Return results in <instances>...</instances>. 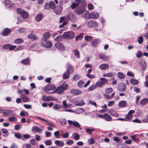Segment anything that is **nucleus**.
<instances>
[{"label": "nucleus", "mask_w": 148, "mask_h": 148, "mask_svg": "<svg viewBox=\"0 0 148 148\" xmlns=\"http://www.w3.org/2000/svg\"><path fill=\"white\" fill-rule=\"evenodd\" d=\"M68 86L67 84L60 86L55 90L56 92L58 94H60L63 93L64 91L67 88Z\"/></svg>", "instance_id": "nucleus-1"}, {"label": "nucleus", "mask_w": 148, "mask_h": 148, "mask_svg": "<svg viewBox=\"0 0 148 148\" xmlns=\"http://www.w3.org/2000/svg\"><path fill=\"white\" fill-rule=\"evenodd\" d=\"M63 38L66 39H73L75 36L74 32L73 31L65 32L63 34Z\"/></svg>", "instance_id": "nucleus-2"}, {"label": "nucleus", "mask_w": 148, "mask_h": 148, "mask_svg": "<svg viewBox=\"0 0 148 148\" xmlns=\"http://www.w3.org/2000/svg\"><path fill=\"white\" fill-rule=\"evenodd\" d=\"M17 11L18 14L21 15L24 18H27L29 17L28 13L21 8L17 9Z\"/></svg>", "instance_id": "nucleus-3"}, {"label": "nucleus", "mask_w": 148, "mask_h": 148, "mask_svg": "<svg viewBox=\"0 0 148 148\" xmlns=\"http://www.w3.org/2000/svg\"><path fill=\"white\" fill-rule=\"evenodd\" d=\"M41 44L43 46L47 48H50L52 45L51 42L50 41L47 40H41Z\"/></svg>", "instance_id": "nucleus-4"}, {"label": "nucleus", "mask_w": 148, "mask_h": 148, "mask_svg": "<svg viewBox=\"0 0 148 148\" xmlns=\"http://www.w3.org/2000/svg\"><path fill=\"white\" fill-rule=\"evenodd\" d=\"M2 112L3 113V115L5 116H7L10 115L15 116V114H13V111L11 110H5Z\"/></svg>", "instance_id": "nucleus-5"}, {"label": "nucleus", "mask_w": 148, "mask_h": 148, "mask_svg": "<svg viewBox=\"0 0 148 148\" xmlns=\"http://www.w3.org/2000/svg\"><path fill=\"white\" fill-rule=\"evenodd\" d=\"M87 25V27L89 28H94L97 26L98 24L96 22L91 21L88 22Z\"/></svg>", "instance_id": "nucleus-6"}, {"label": "nucleus", "mask_w": 148, "mask_h": 148, "mask_svg": "<svg viewBox=\"0 0 148 148\" xmlns=\"http://www.w3.org/2000/svg\"><path fill=\"white\" fill-rule=\"evenodd\" d=\"M56 47L59 50L64 51L65 50V47L63 44L60 42H57L55 43Z\"/></svg>", "instance_id": "nucleus-7"}, {"label": "nucleus", "mask_w": 148, "mask_h": 148, "mask_svg": "<svg viewBox=\"0 0 148 148\" xmlns=\"http://www.w3.org/2000/svg\"><path fill=\"white\" fill-rule=\"evenodd\" d=\"M99 14L95 12H92L90 14V19H96L99 18Z\"/></svg>", "instance_id": "nucleus-8"}, {"label": "nucleus", "mask_w": 148, "mask_h": 148, "mask_svg": "<svg viewBox=\"0 0 148 148\" xmlns=\"http://www.w3.org/2000/svg\"><path fill=\"white\" fill-rule=\"evenodd\" d=\"M75 12L78 15L82 14L84 13L85 10L82 7H80L76 9L75 10Z\"/></svg>", "instance_id": "nucleus-9"}, {"label": "nucleus", "mask_w": 148, "mask_h": 148, "mask_svg": "<svg viewBox=\"0 0 148 148\" xmlns=\"http://www.w3.org/2000/svg\"><path fill=\"white\" fill-rule=\"evenodd\" d=\"M70 93L73 95H77L81 94L82 91L79 90L72 89L71 90Z\"/></svg>", "instance_id": "nucleus-10"}, {"label": "nucleus", "mask_w": 148, "mask_h": 148, "mask_svg": "<svg viewBox=\"0 0 148 148\" xmlns=\"http://www.w3.org/2000/svg\"><path fill=\"white\" fill-rule=\"evenodd\" d=\"M66 17L68 19H69L71 21L73 22L75 21L76 20V17L74 14L72 13H70L68 16Z\"/></svg>", "instance_id": "nucleus-11"}, {"label": "nucleus", "mask_w": 148, "mask_h": 148, "mask_svg": "<svg viewBox=\"0 0 148 148\" xmlns=\"http://www.w3.org/2000/svg\"><path fill=\"white\" fill-rule=\"evenodd\" d=\"M62 10V7L60 5H57L54 10V11L56 14L59 15L61 14Z\"/></svg>", "instance_id": "nucleus-12"}, {"label": "nucleus", "mask_w": 148, "mask_h": 148, "mask_svg": "<svg viewBox=\"0 0 148 148\" xmlns=\"http://www.w3.org/2000/svg\"><path fill=\"white\" fill-rule=\"evenodd\" d=\"M51 34L49 32H47L44 33L42 35V40H47L50 37Z\"/></svg>", "instance_id": "nucleus-13"}, {"label": "nucleus", "mask_w": 148, "mask_h": 148, "mask_svg": "<svg viewBox=\"0 0 148 148\" xmlns=\"http://www.w3.org/2000/svg\"><path fill=\"white\" fill-rule=\"evenodd\" d=\"M99 58L100 59L103 60H108L109 57L108 56H106L104 53H101L99 54Z\"/></svg>", "instance_id": "nucleus-14"}, {"label": "nucleus", "mask_w": 148, "mask_h": 148, "mask_svg": "<svg viewBox=\"0 0 148 148\" xmlns=\"http://www.w3.org/2000/svg\"><path fill=\"white\" fill-rule=\"evenodd\" d=\"M30 60L28 58L22 60L20 63L23 65H27L29 64Z\"/></svg>", "instance_id": "nucleus-15"}, {"label": "nucleus", "mask_w": 148, "mask_h": 148, "mask_svg": "<svg viewBox=\"0 0 148 148\" xmlns=\"http://www.w3.org/2000/svg\"><path fill=\"white\" fill-rule=\"evenodd\" d=\"M11 31L10 29L7 28H5L2 32V34L4 36H7L11 32Z\"/></svg>", "instance_id": "nucleus-16"}, {"label": "nucleus", "mask_w": 148, "mask_h": 148, "mask_svg": "<svg viewBox=\"0 0 148 148\" xmlns=\"http://www.w3.org/2000/svg\"><path fill=\"white\" fill-rule=\"evenodd\" d=\"M138 63L141 66L142 70L143 71L145 70L146 68V65L145 61L140 60Z\"/></svg>", "instance_id": "nucleus-17"}, {"label": "nucleus", "mask_w": 148, "mask_h": 148, "mask_svg": "<svg viewBox=\"0 0 148 148\" xmlns=\"http://www.w3.org/2000/svg\"><path fill=\"white\" fill-rule=\"evenodd\" d=\"M76 99H72L71 102L75 104L76 106H82L83 105L84 103V102L83 100H81V102L80 103H77L76 101Z\"/></svg>", "instance_id": "nucleus-18"}, {"label": "nucleus", "mask_w": 148, "mask_h": 148, "mask_svg": "<svg viewBox=\"0 0 148 148\" xmlns=\"http://www.w3.org/2000/svg\"><path fill=\"white\" fill-rule=\"evenodd\" d=\"M20 97L22 101L24 102H28L29 101V98L25 94L21 95Z\"/></svg>", "instance_id": "nucleus-19"}, {"label": "nucleus", "mask_w": 148, "mask_h": 148, "mask_svg": "<svg viewBox=\"0 0 148 148\" xmlns=\"http://www.w3.org/2000/svg\"><path fill=\"white\" fill-rule=\"evenodd\" d=\"M109 65L107 64H101L99 66V68L101 70H106L109 68Z\"/></svg>", "instance_id": "nucleus-20"}, {"label": "nucleus", "mask_w": 148, "mask_h": 148, "mask_svg": "<svg viewBox=\"0 0 148 148\" xmlns=\"http://www.w3.org/2000/svg\"><path fill=\"white\" fill-rule=\"evenodd\" d=\"M126 89V86L125 84L122 83L121 84L120 86L118 89V90L120 92H123Z\"/></svg>", "instance_id": "nucleus-21"}, {"label": "nucleus", "mask_w": 148, "mask_h": 148, "mask_svg": "<svg viewBox=\"0 0 148 148\" xmlns=\"http://www.w3.org/2000/svg\"><path fill=\"white\" fill-rule=\"evenodd\" d=\"M148 103V98H144L142 99L140 102V105L141 106H144Z\"/></svg>", "instance_id": "nucleus-22"}, {"label": "nucleus", "mask_w": 148, "mask_h": 148, "mask_svg": "<svg viewBox=\"0 0 148 148\" xmlns=\"http://www.w3.org/2000/svg\"><path fill=\"white\" fill-rule=\"evenodd\" d=\"M42 17L43 14L41 13H40L36 15L35 19L37 22H39L42 20Z\"/></svg>", "instance_id": "nucleus-23"}, {"label": "nucleus", "mask_w": 148, "mask_h": 148, "mask_svg": "<svg viewBox=\"0 0 148 148\" xmlns=\"http://www.w3.org/2000/svg\"><path fill=\"white\" fill-rule=\"evenodd\" d=\"M55 144L59 146V147H62L64 145V143L63 141L59 140H56L55 141Z\"/></svg>", "instance_id": "nucleus-24"}, {"label": "nucleus", "mask_w": 148, "mask_h": 148, "mask_svg": "<svg viewBox=\"0 0 148 148\" xmlns=\"http://www.w3.org/2000/svg\"><path fill=\"white\" fill-rule=\"evenodd\" d=\"M85 111L84 109L83 108H78L76 109L74 113L76 114H80L83 113Z\"/></svg>", "instance_id": "nucleus-25"}, {"label": "nucleus", "mask_w": 148, "mask_h": 148, "mask_svg": "<svg viewBox=\"0 0 148 148\" xmlns=\"http://www.w3.org/2000/svg\"><path fill=\"white\" fill-rule=\"evenodd\" d=\"M127 104L126 101H120L119 103V106L121 107H125Z\"/></svg>", "instance_id": "nucleus-26"}, {"label": "nucleus", "mask_w": 148, "mask_h": 148, "mask_svg": "<svg viewBox=\"0 0 148 148\" xmlns=\"http://www.w3.org/2000/svg\"><path fill=\"white\" fill-rule=\"evenodd\" d=\"M84 14L82 15V17L83 18L86 19H90V14L88 11H85V12Z\"/></svg>", "instance_id": "nucleus-27"}, {"label": "nucleus", "mask_w": 148, "mask_h": 148, "mask_svg": "<svg viewBox=\"0 0 148 148\" xmlns=\"http://www.w3.org/2000/svg\"><path fill=\"white\" fill-rule=\"evenodd\" d=\"M104 119L107 121H110L112 120L111 117L107 114H104Z\"/></svg>", "instance_id": "nucleus-28"}, {"label": "nucleus", "mask_w": 148, "mask_h": 148, "mask_svg": "<svg viewBox=\"0 0 148 148\" xmlns=\"http://www.w3.org/2000/svg\"><path fill=\"white\" fill-rule=\"evenodd\" d=\"M4 3L7 8H9L11 5V2L10 0H5L4 1Z\"/></svg>", "instance_id": "nucleus-29"}, {"label": "nucleus", "mask_w": 148, "mask_h": 148, "mask_svg": "<svg viewBox=\"0 0 148 148\" xmlns=\"http://www.w3.org/2000/svg\"><path fill=\"white\" fill-rule=\"evenodd\" d=\"M33 128H34V131L35 132L40 133L42 130V129H40L37 126H33Z\"/></svg>", "instance_id": "nucleus-30"}, {"label": "nucleus", "mask_w": 148, "mask_h": 148, "mask_svg": "<svg viewBox=\"0 0 148 148\" xmlns=\"http://www.w3.org/2000/svg\"><path fill=\"white\" fill-rule=\"evenodd\" d=\"M14 42L16 44H20L22 43L23 42V40L22 39L18 38L14 40Z\"/></svg>", "instance_id": "nucleus-31"}, {"label": "nucleus", "mask_w": 148, "mask_h": 148, "mask_svg": "<svg viewBox=\"0 0 148 148\" xmlns=\"http://www.w3.org/2000/svg\"><path fill=\"white\" fill-rule=\"evenodd\" d=\"M55 88V86L53 85H47L46 86V90H50L53 89Z\"/></svg>", "instance_id": "nucleus-32"}, {"label": "nucleus", "mask_w": 148, "mask_h": 148, "mask_svg": "<svg viewBox=\"0 0 148 148\" xmlns=\"http://www.w3.org/2000/svg\"><path fill=\"white\" fill-rule=\"evenodd\" d=\"M100 41L99 39H96L92 41V43L94 46H95L100 42Z\"/></svg>", "instance_id": "nucleus-33"}, {"label": "nucleus", "mask_w": 148, "mask_h": 148, "mask_svg": "<svg viewBox=\"0 0 148 148\" xmlns=\"http://www.w3.org/2000/svg\"><path fill=\"white\" fill-rule=\"evenodd\" d=\"M118 77L120 79H123L125 77V76L123 73L121 72H119L117 74Z\"/></svg>", "instance_id": "nucleus-34"}, {"label": "nucleus", "mask_w": 148, "mask_h": 148, "mask_svg": "<svg viewBox=\"0 0 148 148\" xmlns=\"http://www.w3.org/2000/svg\"><path fill=\"white\" fill-rule=\"evenodd\" d=\"M110 114L113 116L117 117L119 116V114L116 113V112L113 110H111L110 111Z\"/></svg>", "instance_id": "nucleus-35"}, {"label": "nucleus", "mask_w": 148, "mask_h": 148, "mask_svg": "<svg viewBox=\"0 0 148 148\" xmlns=\"http://www.w3.org/2000/svg\"><path fill=\"white\" fill-rule=\"evenodd\" d=\"M47 101H56L57 99L52 96H47Z\"/></svg>", "instance_id": "nucleus-36"}, {"label": "nucleus", "mask_w": 148, "mask_h": 148, "mask_svg": "<svg viewBox=\"0 0 148 148\" xmlns=\"http://www.w3.org/2000/svg\"><path fill=\"white\" fill-rule=\"evenodd\" d=\"M130 82L131 84L134 85H136L138 83V82L137 80L133 79H131Z\"/></svg>", "instance_id": "nucleus-37"}, {"label": "nucleus", "mask_w": 148, "mask_h": 148, "mask_svg": "<svg viewBox=\"0 0 148 148\" xmlns=\"http://www.w3.org/2000/svg\"><path fill=\"white\" fill-rule=\"evenodd\" d=\"M69 73L67 71L66 72L64 73L63 75V78L64 79H68L69 77Z\"/></svg>", "instance_id": "nucleus-38"}, {"label": "nucleus", "mask_w": 148, "mask_h": 148, "mask_svg": "<svg viewBox=\"0 0 148 148\" xmlns=\"http://www.w3.org/2000/svg\"><path fill=\"white\" fill-rule=\"evenodd\" d=\"M74 54L75 56L77 58H80L79 53L78 50L76 49H75L73 50Z\"/></svg>", "instance_id": "nucleus-39"}, {"label": "nucleus", "mask_w": 148, "mask_h": 148, "mask_svg": "<svg viewBox=\"0 0 148 148\" xmlns=\"http://www.w3.org/2000/svg\"><path fill=\"white\" fill-rule=\"evenodd\" d=\"M143 36H139L138 38V42L140 44H141L143 42Z\"/></svg>", "instance_id": "nucleus-40"}, {"label": "nucleus", "mask_w": 148, "mask_h": 148, "mask_svg": "<svg viewBox=\"0 0 148 148\" xmlns=\"http://www.w3.org/2000/svg\"><path fill=\"white\" fill-rule=\"evenodd\" d=\"M133 116L132 115H130L127 114L125 115V119H127V120H126V121H128L131 120Z\"/></svg>", "instance_id": "nucleus-41"}, {"label": "nucleus", "mask_w": 148, "mask_h": 148, "mask_svg": "<svg viewBox=\"0 0 148 148\" xmlns=\"http://www.w3.org/2000/svg\"><path fill=\"white\" fill-rule=\"evenodd\" d=\"M62 106L58 104H55L53 107L54 109L57 110L61 108Z\"/></svg>", "instance_id": "nucleus-42"}, {"label": "nucleus", "mask_w": 148, "mask_h": 148, "mask_svg": "<svg viewBox=\"0 0 148 148\" xmlns=\"http://www.w3.org/2000/svg\"><path fill=\"white\" fill-rule=\"evenodd\" d=\"M50 8L51 9H54L55 8V5L53 1H50L49 3Z\"/></svg>", "instance_id": "nucleus-43"}, {"label": "nucleus", "mask_w": 148, "mask_h": 148, "mask_svg": "<svg viewBox=\"0 0 148 148\" xmlns=\"http://www.w3.org/2000/svg\"><path fill=\"white\" fill-rule=\"evenodd\" d=\"M83 34L81 33L77 36L75 38V40L77 41L81 40L83 37Z\"/></svg>", "instance_id": "nucleus-44"}, {"label": "nucleus", "mask_w": 148, "mask_h": 148, "mask_svg": "<svg viewBox=\"0 0 148 148\" xmlns=\"http://www.w3.org/2000/svg\"><path fill=\"white\" fill-rule=\"evenodd\" d=\"M100 80L103 85L106 84L108 82L107 79L105 78H100Z\"/></svg>", "instance_id": "nucleus-45"}, {"label": "nucleus", "mask_w": 148, "mask_h": 148, "mask_svg": "<svg viewBox=\"0 0 148 148\" xmlns=\"http://www.w3.org/2000/svg\"><path fill=\"white\" fill-rule=\"evenodd\" d=\"M96 88V86L95 84H93L90 87L88 88V90L89 91H91L94 90Z\"/></svg>", "instance_id": "nucleus-46"}, {"label": "nucleus", "mask_w": 148, "mask_h": 148, "mask_svg": "<svg viewBox=\"0 0 148 148\" xmlns=\"http://www.w3.org/2000/svg\"><path fill=\"white\" fill-rule=\"evenodd\" d=\"M1 130L2 132L4 134H7L5 135H3V136H7L8 135V134H7L8 133V130L5 128H2L1 129Z\"/></svg>", "instance_id": "nucleus-47"}, {"label": "nucleus", "mask_w": 148, "mask_h": 148, "mask_svg": "<svg viewBox=\"0 0 148 148\" xmlns=\"http://www.w3.org/2000/svg\"><path fill=\"white\" fill-rule=\"evenodd\" d=\"M95 130L94 129H90V128H86L85 130L86 132L89 134H92V132L94 131Z\"/></svg>", "instance_id": "nucleus-48"}, {"label": "nucleus", "mask_w": 148, "mask_h": 148, "mask_svg": "<svg viewBox=\"0 0 148 148\" xmlns=\"http://www.w3.org/2000/svg\"><path fill=\"white\" fill-rule=\"evenodd\" d=\"M84 39L87 41H90L92 39V37L91 36H85Z\"/></svg>", "instance_id": "nucleus-49"}, {"label": "nucleus", "mask_w": 148, "mask_h": 148, "mask_svg": "<svg viewBox=\"0 0 148 148\" xmlns=\"http://www.w3.org/2000/svg\"><path fill=\"white\" fill-rule=\"evenodd\" d=\"M84 83V82L83 81L80 80L78 82L77 85L79 88H81L83 87Z\"/></svg>", "instance_id": "nucleus-50"}, {"label": "nucleus", "mask_w": 148, "mask_h": 148, "mask_svg": "<svg viewBox=\"0 0 148 148\" xmlns=\"http://www.w3.org/2000/svg\"><path fill=\"white\" fill-rule=\"evenodd\" d=\"M63 105L64 107V108L65 109L70 107V106H69L67 103L66 100L62 102Z\"/></svg>", "instance_id": "nucleus-51"}, {"label": "nucleus", "mask_w": 148, "mask_h": 148, "mask_svg": "<svg viewBox=\"0 0 148 148\" xmlns=\"http://www.w3.org/2000/svg\"><path fill=\"white\" fill-rule=\"evenodd\" d=\"M131 137L134 141L136 142L139 140V138L136 137V135H131Z\"/></svg>", "instance_id": "nucleus-52"}, {"label": "nucleus", "mask_w": 148, "mask_h": 148, "mask_svg": "<svg viewBox=\"0 0 148 148\" xmlns=\"http://www.w3.org/2000/svg\"><path fill=\"white\" fill-rule=\"evenodd\" d=\"M79 5H78V3H73L71 5V8L72 9H74L77 7Z\"/></svg>", "instance_id": "nucleus-53"}, {"label": "nucleus", "mask_w": 148, "mask_h": 148, "mask_svg": "<svg viewBox=\"0 0 148 148\" xmlns=\"http://www.w3.org/2000/svg\"><path fill=\"white\" fill-rule=\"evenodd\" d=\"M73 69L71 66H69L68 67L67 71L69 73H71L73 72Z\"/></svg>", "instance_id": "nucleus-54"}, {"label": "nucleus", "mask_w": 148, "mask_h": 148, "mask_svg": "<svg viewBox=\"0 0 148 148\" xmlns=\"http://www.w3.org/2000/svg\"><path fill=\"white\" fill-rule=\"evenodd\" d=\"M73 125L77 128H79L80 127V125L78 122L76 121L74 122Z\"/></svg>", "instance_id": "nucleus-55"}, {"label": "nucleus", "mask_w": 148, "mask_h": 148, "mask_svg": "<svg viewBox=\"0 0 148 148\" xmlns=\"http://www.w3.org/2000/svg\"><path fill=\"white\" fill-rule=\"evenodd\" d=\"M28 37L30 39H32L33 40H35L36 39L35 36L32 34H30L28 35Z\"/></svg>", "instance_id": "nucleus-56"}, {"label": "nucleus", "mask_w": 148, "mask_h": 148, "mask_svg": "<svg viewBox=\"0 0 148 148\" xmlns=\"http://www.w3.org/2000/svg\"><path fill=\"white\" fill-rule=\"evenodd\" d=\"M142 120L144 123H148V116H145L143 118Z\"/></svg>", "instance_id": "nucleus-57"}, {"label": "nucleus", "mask_w": 148, "mask_h": 148, "mask_svg": "<svg viewBox=\"0 0 148 148\" xmlns=\"http://www.w3.org/2000/svg\"><path fill=\"white\" fill-rule=\"evenodd\" d=\"M79 78L80 77L79 75H76L73 77V80L75 81L77 79H79Z\"/></svg>", "instance_id": "nucleus-58"}, {"label": "nucleus", "mask_w": 148, "mask_h": 148, "mask_svg": "<svg viewBox=\"0 0 148 148\" xmlns=\"http://www.w3.org/2000/svg\"><path fill=\"white\" fill-rule=\"evenodd\" d=\"M9 121L11 122L16 121V117L15 116H11L8 119Z\"/></svg>", "instance_id": "nucleus-59"}, {"label": "nucleus", "mask_w": 148, "mask_h": 148, "mask_svg": "<svg viewBox=\"0 0 148 148\" xmlns=\"http://www.w3.org/2000/svg\"><path fill=\"white\" fill-rule=\"evenodd\" d=\"M45 143L46 145L49 146L52 143L50 140H46L45 141Z\"/></svg>", "instance_id": "nucleus-60"}, {"label": "nucleus", "mask_w": 148, "mask_h": 148, "mask_svg": "<svg viewBox=\"0 0 148 148\" xmlns=\"http://www.w3.org/2000/svg\"><path fill=\"white\" fill-rule=\"evenodd\" d=\"M10 45V44H7L5 45H4L3 46L2 48L4 49L9 50Z\"/></svg>", "instance_id": "nucleus-61"}, {"label": "nucleus", "mask_w": 148, "mask_h": 148, "mask_svg": "<svg viewBox=\"0 0 148 148\" xmlns=\"http://www.w3.org/2000/svg\"><path fill=\"white\" fill-rule=\"evenodd\" d=\"M80 136L78 134H76L74 136V139L76 140H78Z\"/></svg>", "instance_id": "nucleus-62"}, {"label": "nucleus", "mask_w": 148, "mask_h": 148, "mask_svg": "<svg viewBox=\"0 0 148 148\" xmlns=\"http://www.w3.org/2000/svg\"><path fill=\"white\" fill-rule=\"evenodd\" d=\"M112 89L111 88H109L106 89V93H109L112 92Z\"/></svg>", "instance_id": "nucleus-63"}, {"label": "nucleus", "mask_w": 148, "mask_h": 148, "mask_svg": "<svg viewBox=\"0 0 148 148\" xmlns=\"http://www.w3.org/2000/svg\"><path fill=\"white\" fill-rule=\"evenodd\" d=\"M88 9L90 10H92L93 9V5L91 3H89L88 5Z\"/></svg>", "instance_id": "nucleus-64"}]
</instances>
